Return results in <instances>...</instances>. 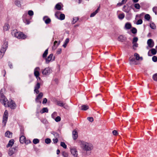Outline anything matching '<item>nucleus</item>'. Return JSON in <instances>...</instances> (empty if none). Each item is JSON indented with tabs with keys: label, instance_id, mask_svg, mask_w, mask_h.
<instances>
[{
	"label": "nucleus",
	"instance_id": "nucleus-51",
	"mask_svg": "<svg viewBox=\"0 0 157 157\" xmlns=\"http://www.w3.org/2000/svg\"><path fill=\"white\" fill-rule=\"evenodd\" d=\"M57 116V113L54 112L52 115V117L53 119H55V117Z\"/></svg>",
	"mask_w": 157,
	"mask_h": 157
},
{
	"label": "nucleus",
	"instance_id": "nucleus-55",
	"mask_svg": "<svg viewBox=\"0 0 157 157\" xmlns=\"http://www.w3.org/2000/svg\"><path fill=\"white\" fill-rule=\"evenodd\" d=\"M5 90L4 89H2L0 91V94L1 95V97H2V96H4L3 94V93L4 92Z\"/></svg>",
	"mask_w": 157,
	"mask_h": 157
},
{
	"label": "nucleus",
	"instance_id": "nucleus-64",
	"mask_svg": "<svg viewBox=\"0 0 157 157\" xmlns=\"http://www.w3.org/2000/svg\"><path fill=\"white\" fill-rule=\"evenodd\" d=\"M9 66L10 68H12V65L11 63H9Z\"/></svg>",
	"mask_w": 157,
	"mask_h": 157
},
{
	"label": "nucleus",
	"instance_id": "nucleus-8",
	"mask_svg": "<svg viewBox=\"0 0 157 157\" xmlns=\"http://www.w3.org/2000/svg\"><path fill=\"white\" fill-rule=\"evenodd\" d=\"M51 72V70L49 67H47L43 70L42 71L43 74L44 75H48Z\"/></svg>",
	"mask_w": 157,
	"mask_h": 157
},
{
	"label": "nucleus",
	"instance_id": "nucleus-56",
	"mask_svg": "<svg viewBox=\"0 0 157 157\" xmlns=\"http://www.w3.org/2000/svg\"><path fill=\"white\" fill-rule=\"evenodd\" d=\"M87 119L89 121L91 122L94 121V119L92 117H88Z\"/></svg>",
	"mask_w": 157,
	"mask_h": 157
},
{
	"label": "nucleus",
	"instance_id": "nucleus-12",
	"mask_svg": "<svg viewBox=\"0 0 157 157\" xmlns=\"http://www.w3.org/2000/svg\"><path fill=\"white\" fill-rule=\"evenodd\" d=\"M40 88V84L39 82H37L34 87V92L36 94H38L39 93V89Z\"/></svg>",
	"mask_w": 157,
	"mask_h": 157
},
{
	"label": "nucleus",
	"instance_id": "nucleus-38",
	"mask_svg": "<svg viewBox=\"0 0 157 157\" xmlns=\"http://www.w3.org/2000/svg\"><path fill=\"white\" fill-rule=\"evenodd\" d=\"M62 154L63 157H68V154L65 151H63L62 153Z\"/></svg>",
	"mask_w": 157,
	"mask_h": 157
},
{
	"label": "nucleus",
	"instance_id": "nucleus-7",
	"mask_svg": "<svg viewBox=\"0 0 157 157\" xmlns=\"http://www.w3.org/2000/svg\"><path fill=\"white\" fill-rule=\"evenodd\" d=\"M70 151L71 154L74 157H77L78 155V151L76 148H71Z\"/></svg>",
	"mask_w": 157,
	"mask_h": 157
},
{
	"label": "nucleus",
	"instance_id": "nucleus-39",
	"mask_svg": "<svg viewBox=\"0 0 157 157\" xmlns=\"http://www.w3.org/2000/svg\"><path fill=\"white\" fill-rule=\"evenodd\" d=\"M65 16L64 14L61 13L60 15L59 19L62 20L65 19Z\"/></svg>",
	"mask_w": 157,
	"mask_h": 157
},
{
	"label": "nucleus",
	"instance_id": "nucleus-47",
	"mask_svg": "<svg viewBox=\"0 0 157 157\" xmlns=\"http://www.w3.org/2000/svg\"><path fill=\"white\" fill-rule=\"evenodd\" d=\"M143 21L141 19H139L136 22V24L137 25H140L142 23Z\"/></svg>",
	"mask_w": 157,
	"mask_h": 157
},
{
	"label": "nucleus",
	"instance_id": "nucleus-23",
	"mask_svg": "<svg viewBox=\"0 0 157 157\" xmlns=\"http://www.w3.org/2000/svg\"><path fill=\"white\" fill-rule=\"evenodd\" d=\"M130 10V8L128 7H127L126 8V6L125 5L123 6L122 9L123 10L127 13H128L129 12Z\"/></svg>",
	"mask_w": 157,
	"mask_h": 157
},
{
	"label": "nucleus",
	"instance_id": "nucleus-1",
	"mask_svg": "<svg viewBox=\"0 0 157 157\" xmlns=\"http://www.w3.org/2000/svg\"><path fill=\"white\" fill-rule=\"evenodd\" d=\"M80 145L83 150L85 151H90L93 148L92 144L82 141H80Z\"/></svg>",
	"mask_w": 157,
	"mask_h": 157
},
{
	"label": "nucleus",
	"instance_id": "nucleus-26",
	"mask_svg": "<svg viewBox=\"0 0 157 157\" xmlns=\"http://www.w3.org/2000/svg\"><path fill=\"white\" fill-rule=\"evenodd\" d=\"M22 0H16L15 1V4L18 7L21 6V1Z\"/></svg>",
	"mask_w": 157,
	"mask_h": 157
},
{
	"label": "nucleus",
	"instance_id": "nucleus-15",
	"mask_svg": "<svg viewBox=\"0 0 157 157\" xmlns=\"http://www.w3.org/2000/svg\"><path fill=\"white\" fill-rule=\"evenodd\" d=\"M43 20L46 24H49L51 21V19L47 16H44L43 18Z\"/></svg>",
	"mask_w": 157,
	"mask_h": 157
},
{
	"label": "nucleus",
	"instance_id": "nucleus-9",
	"mask_svg": "<svg viewBox=\"0 0 157 157\" xmlns=\"http://www.w3.org/2000/svg\"><path fill=\"white\" fill-rule=\"evenodd\" d=\"M147 44L148 45V47H147V48H148V47L150 48H152L154 46V42L152 39H148L147 42Z\"/></svg>",
	"mask_w": 157,
	"mask_h": 157
},
{
	"label": "nucleus",
	"instance_id": "nucleus-10",
	"mask_svg": "<svg viewBox=\"0 0 157 157\" xmlns=\"http://www.w3.org/2000/svg\"><path fill=\"white\" fill-rule=\"evenodd\" d=\"M43 96V94L42 92L40 93L37 96L35 99V101L36 102L39 103H41V102L40 101V99H41Z\"/></svg>",
	"mask_w": 157,
	"mask_h": 157
},
{
	"label": "nucleus",
	"instance_id": "nucleus-2",
	"mask_svg": "<svg viewBox=\"0 0 157 157\" xmlns=\"http://www.w3.org/2000/svg\"><path fill=\"white\" fill-rule=\"evenodd\" d=\"M12 35L19 39H24L26 38V36L22 33L16 32V31L13 30L12 32Z\"/></svg>",
	"mask_w": 157,
	"mask_h": 157
},
{
	"label": "nucleus",
	"instance_id": "nucleus-11",
	"mask_svg": "<svg viewBox=\"0 0 157 157\" xmlns=\"http://www.w3.org/2000/svg\"><path fill=\"white\" fill-rule=\"evenodd\" d=\"M40 68L39 67H36L34 70V75L36 78H37L40 75Z\"/></svg>",
	"mask_w": 157,
	"mask_h": 157
},
{
	"label": "nucleus",
	"instance_id": "nucleus-14",
	"mask_svg": "<svg viewBox=\"0 0 157 157\" xmlns=\"http://www.w3.org/2000/svg\"><path fill=\"white\" fill-rule=\"evenodd\" d=\"M27 16V14H25L23 15V21L24 23L27 25H29L30 23V21L28 19H26V17Z\"/></svg>",
	"mask_w": 157,
	"mask_h": 157
},
{
	"label": "nucleus",
	"instance_id": "nucleus-48",
	"mask_svg": "<svg viewBox=\"0 0 157 157\" xmlns=\"http://www.w3.org/2000/svg\"><path fill=\"white\" fill-rule=\"evenodd\" d=\"M54 119L55 121L57 122L61 120V118L59 116H57Z\"/></svg>",
	"mask_w": 157,
	"mask_h": 157
},
{
	"label": "nucleus",
	"instance_id": "nucleus-25",
	"mask_svg": "<svg viewBox=\"0 0 157 157\" xmlns=\"http://www.w3.org/2000/svg\"><path fill=\"white\" fill-rule=\"evenodd\" d=\"M100 7H98L97 9L95 11L93 12L90 15V17H94L98 12L99 10Z\"/></svg>",
	"mask_w": 157,
	"mask_h": 157
},
{
	"label": "nucleus",
	"instance_id": "nucleus-49",
	"mask_svg": "<svg viewBox=\"0 0 157 157\" xmlns=\"http://www.w3.org/2000/svg\"><path fill=\"white\" fill-rule=\"evenodd\" d=\"M138 38L137 37H134L133 39L132 43H136L137 41H138Z\"/></svg>",
	"mask_w": 157,
	"mask_h": 157
},
{
	"label": "nucleus",
	"instance_id": "nucleus-31",
	"mask_svg": "<svg viewBox=\"0 0 157 157\" xmlns=\"http://www.w3.org/2000/svg\"><path fill=\"white\" fill-rule=\"evenodd\" d=\"M10 26L8 24H6L3 26V30L5 31L8 30L10 28Z\"/></svg>",
	"mask_w": 157,
	"mask_h": 157
},
{
	"label": "nucleus",
	"instance_id": "nucleus-45",
	"mask_svg": "<svg viewBox=\"0 0 157 157\" xmlns=\"http://www.w3.org/2000/svg\"><path fill=\"white\" fill-rule=\"evenodd\" d=\"M132 32L133 34H135L137 33V29L135 28H133L132 29Z\"/></svg>",
	"mask_w": 157,
	"mask_h": 157
},
{
	"label": "nucleus",
	"instance_id": "nucleus-33",
	"mask_svg": "<svg viewBox=\"0 0 157 157\" xmlns=\"http://www.w3.org/2000/svg\"><path fill=\"white\" fill-rule=\"evenodd\" d=\"M124 17V13L119 14L118 16V18L121 20L123 19Z\"/></svg>",
	"mask_w": 157,
	"mask_h": 157
},
{
	"label": "nucleus",
	"instance_id": "nucleus-52",
	"mask_svg": "<svg viewBox=\"0 0 157 157\" xmlns=\"http://www.w3.org/2000/svg\"><path fill=\"white\" fill-rule=\"evenodd\" d=\"M28 14L29 16H32L33 15V12L32 10H29L28 12Z\"/></svg>",
	"mask_w": 157,
	"mask_h": 157
},
{
	"label": "nucleus",
	"instance_id": "nucleus-22",
	"mask_svg": "<svg viewBox=\"0 0 157 157\" xmlns=\"http://www.w3.org/2000/svg\"><path fill=\"white\" fill-rule=\"evenodd\" d=\"M14 143V140L13 139H11L10 140L6 146V147H12Z\"/></svg>",
	"mask_w": 157,
	"mask_h": 157
},
{
	"label": "nucleus",
	"instance_id": "nucleus-4",
	"mask_svg": "<svg viewBox=\"0 0 157 157\" xmlns=\"http://www.w3.org/2000/svg\"><path fill=\"white\" fill-rule=\"evenodd\" d=\"M8 111L7 110H6L4 113L3 117L2 124L4 127L6 126L8 119Z\"/></svg>",
	"mask_w": 157,
	"mask_h": 157
},
{
	"label": "nucleus",
	"instance_id": "nucleus-58",
	"mask_svg": "<svg viewBox=\"0 0 157 157\" xmlns=\"http://www.w3.org/2000/svg\"><path fill=\"white\" fill-rule=\"evenodd\" d=\"M62 50L61 48H59L57 51V53L58 54H60Z\"/></svg>",
	"mask_w": 157,
	"mask_h": 157
},
{
	"label": "nucleus",
	"instance_id": "nucleus-3",
	"mask_svg": "<svg viewBox=\"0 0 157 157\" xmlns=\"http://www.w3.org/2000/svg\"><path fill=\"white\" fill-rule=\"evenodd\" d=\"M8 46V42L7 41L5 42L0 50V58H2Z\"/></svg>",
	"mask_w": 157,
	"mask_h": 157
},
{
	"label": "nucleus",
	"instance_id": "nucleus-35",
	"mask_svg": "<svg viewBox=\"0 0 157 157\" xmlns=\"http://www.w3.org/2000/svg\"><path fill=\"white\" fill-rule=\"evenodd\" d=\"M48 110L47 108H44L42 109L41 113H48Z\"/></svg>",
	"mask_w": 157,
	"mask_h": 157
},
{
	"label": "nucleus",
	"instance_id": "nucleus-59",
	"mask_svg": "<svg viewBox=\"0 0 157 157\" xmlns=\"http://www.w3.org/2000/svg\"><path fill=\"white\" fill-rule=\"evenodd\" d=\"M69 38H67L66 40H65L64 43L67 44L69 43Z\"/></svg>",
	"mask_w": 157,
	"mask_h": 157
},
{
	"label": "nucleus",
	"instance_id": "nucleus-17",
	"mask_svg": "<svg viewBox=\"0 0 157 157\" xmlns=\"http://www.w3.org/2000/svg\"><path fill=\"white\" fill-rule=\"evenodd\" d=\"M53 55V54H51L49 55L47 58L46 59V63H48L49 62L51 61Z\"/></svg>",
	"mask_w": 157,
	"mask_h": 157
},
{
	"label": "nucleus",
	"instance_id": "nucleus-21",
	"mask_svg": "<svg viewBox=\"0 0 157 157\" xmlns=\"http://www.w3.org/2000/svg\"><path fill=\"white\" fill-rule=\"evenodd\" d=\"M134 56L136 57V59L137 60H143L142 57H140L139 55L136 53L134 54Z\"/></svg>",
	"mask_w": 157,
	"mask_h": 157
},
{
	"label": "nucleus",
	"instance_id": "nucleus-46",
	"mask_svg": "<svg viewBox=\"0 0 157 157\" xmlns=\"http://www.w3.org/2000/svg\"><path fill=\"white\" fill-rule=\"evenodd\" d=\"M45 143L47 144H49L51 143V140L50 139L47 138L45 140Z\"/></svg>",
	"mask_w": 157,
	"mask_h": 157
},
{
	"label": "nucleus",
	"instance_id": "nucleus-28",
	"mask_svg": "<svg viewBox=\"0 0 157 157\" xmlns=\"http://www.w3.org/2000/svg\"><path fill=\"white\" fill-rule=\"evenodd\" d=\"M89 109V106L87 105H82L81 106V109L82 110L86 111Z\"/></svg>",
	"mask_w": 157,
	"mask_h": 157
},
{
	"label": "nucleus",
	"instance_id": "nucleus-42",
	"mask_svg": "<svg viewBox=\"0 0 157 157\" xmlns=\"http://www.w3.org/2000/svg\"><path fill=\"white\" fill-rule=\"evenodd\" d=\"M39 142V140L38 139H34L33 140V143L34 144H36L38 143Z\"/></svg>",
	"mask_w": 157,
	"mask_h": 157
},
{
	"label": "nucleus",
	"instance_id": "nucleus-34",
	"mask_svg": "<svg viewBox=\"0 0 157 157\" xmlns=\"http://www.w3.org/2000/svg\"><path fill=\"white\" fill-rule=\"evenodd\" d=\"M48 49H47L45 50V51H44V52L43 54V58H46L48 54Z\"/></svg>",
	"mask_w": 157,
	"mask_h": 157
},
{
	"label": "nucleus",
	"instance_id": "nucleus-44",
	"mask_svg": "<svg viewBox=\"0 0 157 157\" xmlns=\"http://www.w3.org/2000/svg\"><path fill=\"white\" fill-rule=\"evenodd\" d=\"M133 44V48L134 49H136V48L138 47V44L136 43H132Z\"/></svg>",
	"mask_w": 157,
	"mask_h": 157
},
{
	"label": "nucleus",
	"instance_id": "nucleus-41",
	"mask_svg": "<svg viewBox=\"0 0 157 157\" xmlns=\"http://www.w3.org/2000/svg\"><path fill=\"white\" fill-rule=\"evenodd\" d=\"M150 26L153 29H155L156 28V26L153 23H151L150 24Z\"/></svg>",
	"mask_w": 157,
	"mask_h": 157
},
{
	"label": "nucleus",
	"instance_id": "nucleus-37",
	"mask_svg": "<svg viewBox=\"0 0 157 157\" xmlns=\"http://www.w3.org/2000/svg\"><path fill=\"white\" fill-rule=\"evenodd\" d=\"M144 18L147 21H149L150 19V15L149 14H146L144 16Z\"/></svg>",
	"mask_w": 157,
	"mask_h": 157
},
{
	"label": "nucleus",
	"instance_id": "nucleus-6",
	"mask_svg": "<svg viewBox=\"0 0 157 157\" xmlns=\"http://www.w3.org/2000/svg\"><path fill=\"white\" fill-rule=\"evenodd\" d=\"M12 109H14L16 107V105L15 102L12 100L9 102L7 104V106Z\"/></svg>",
	"mask_w": 157,
	"mask_h": 157
},
{
	"label": "nucleus",
	"instance_id": "nucleus-30",
	"mask_svg": "<svg viewBox=\"0 0 157 157\" xmlns=\"http://www.w3.org/2000/svg\"><path fill=\"white\" fill-rule=\"evenodd\" d=\"M12 133L9 131H7L5 133V136L8 137H10L12 136Z\"/></svg>",
	"mask_w": 157,
	"mask_h": 157
},
{
	"label": "nucleus",
	"instance_id": "nucleus-19",
	"mask_svg": "<svg viewBox=\"0 0 157 157\" xmlns=\"http://www.w3.org/2000/svg\"><path fill=\"white\" fill-rule=\"evenodd\" d=\"M72 136L74 140H75L77 139L78 137V135L76 131L74 130L72 132Z\"/></svg>",
	"mask_w": 157,
	"mask_h": 157
},
{
	"label": "nucleus",
	"instance_id": "nucleus-36",
	"mask_svg": "<svg viewBox=\"0 0 157 157\" xmlns=\"http://www.w3.org/2000/svg\"><path fill=\"white\" fill-rule=\"evenodd\" d=\"M55 8L58 10H60L61 9V5L59 3L57 4L55 6Z\"/></svg>",
	"mask_w": 157,
	"mask_h": 157
},
{
	"label": "nucleus",
	"instance_id": "nucleus-63",
	"mask_svg": "<svg viewBox=\"0 0 157 157\" xmlns=\"http://www.w3.org/2000/svg\"><path fill=\"white\" fill-rule=\"evenodd\" d=\"M127 0H122V1L121 2L122 4L125 3L127 1Z\"/></svg>",
	"mask_w": 157,
	"mask_h": 157
},
{
	"label": "nucleus",
	"instance_id": "nucleus-54",
	"mask_svg": "<svg viewBox=\"0 0 157 157\" xmlns=\"http://www.w3.org/2000/svg\"><path fill=\"white\" fill-rule=\"evenodd\" d=\"M153 78L155 80H157V73L154 74L153 75Z\"/></svg>",
	"mask_w": 157,
	"mask_h": 157
},
{
	"label": "nucleus",
	"instance_id": "nucleus-43",
	"mask_svg": "<svg viewBox=\"0 0 157 157\" xmlns=\"http://www.w3.org/2000/svg\"><path fill=\"white\" fill-rule=\"evenodd\" d=\"M60 146L63 147L64 148L66 149L67 148V145L64 142H61L60 143Z\"/></svg>",
	"mask_w": 157,
	"mask_h": 157
},
{
	"label": "nucleus",
	"instance_id": "nucleus-24",
	"mask_svg": "<svg viewBox=\"0 0 157 157\" xmlns=\"http://www.w3.org/2000/svg\"><path fill=\"white\" fill-rule=\"evenodd\" d=\"M25 137L23 136H22L20 138V141L21 143L23 144L25 142Z\"/></svg>",
	"mask_w": 157,
	"mask_h": 157
},
{
	"label": "nucleus",
	"instance_id": "nucleus-16",
	"mask_svg": "<svg viewBox=\"0 0 157 157\" xmlns=\"http://www.w3.org/2000/svg\"><path fill=\"white\" fill-rule=\"evenodd\" d=\"M16 148H10L9 149L8 151V154L9 155H12L16 151Z\"/></svg>",
	"mask_w": 157,
	"mask_h": 157
},
{
	"label": "nucleus",
	"instance_id": "nucleus-60",
	"mask_svg": "<svg viewBox=\"0 0 157 157\" xmlns=\"http://www.w3.org/2000/svg\"><path fill=\"white\" fill-rule=\"evenodd\" d=\"M47 99L46 98H44L43 99V101L42 103L43 104H45L47 102Z\"/></svg>",
	"mask_w": 157,
	"mask_h": 157
},
{
	"label": "nucleus",
	"instance_id": "nucleus-5",
	"mask_svg": "<svg viewBox=\"0 0 157 157\" xmlns=\"http://www.w3.org/2000/svg\"><path fill=\"white\" fill-rule=\"evenodd\" d=\"M1 101L5 106H7V104L9 102L4 96L1 97Z\"/></svg>",
	"mask_w": 157,
	"mask_h": 157
},
{
	"label": "nucleus",
	"instance_id": "nucleus-18",
	"mask_svg": "<svg viewBox=\"0 0 157 157\" xmlns=\"http://www.w3.org/2000/svg\"><path fill=\"white\" fill-rule=\"evenodd\" d=\"M126 40V37L122 35H120L118 38V41L123 42L125 41Z\"/></svg>",
	"mask_w": 157,
	"mask_h": 157
},
{
	"label": "nucleus",
	"instance_id": "nucleus-57",
	"mask_svg": "<svg viewBox=\"0 0 157 157\" xmlns=\"http://www.w3.org/2000/svg\"><path fill=\"white\" fill-rule=\"evenodd\" d=\"M112 133L114 135L116 136L117 134V131L116 130L113 131Z\"/></svg>",
	"mask_w": 157,
	"mask_h": 157
},
{
	"label": "nucleus",
	"instance_id": "nucleus-32",
	"mask_svg": "<svg viewBox=\"0 0 157 157\" xmlns=\"http://www.w3.org/2000/svg\"><path fill=\"white\" fill-rule=\"evenodd\" d=\"M78 20V17H75L73 18V20L72 21V23L73 24H75Z\"/></svg>",
	"mask_w": 157,
	"mask_h": 157
},
{
	"label": "nucleus",
	"instance_id": "nucleus-62",
	"mask_svg": "<svg viewBox=\"0 0 157 157\" xmlns=\"http://www.w3.org/2000/svg\"><path fill=\"white\" fill-rule=\"evenodd\" d=\"M53 133H53V134L55 136H56V137H59V134H58V133H56V132H54Z\"/></svg>",
	"mask_w": 157,
	"mask_h": 157
},
{
	"label": "nucleus",
	"instance_id": "nucleus-13",
	"mask_svg": "<svg viewBox=\"0 0 157 157\" xmlns=\"http://www.w3.org/2000/svg\"><path fill=\"white\" fill-rule=\"evenodd\" d=\"M157 53V51L155 48H152L148 52V55L149 56H151L152 54L155 55Z\"/></svg>",
	"mask_w": 157,
	"mask_h": 157
},
{
	"label": "nucleus",
	"instance_id": "nucleus-20",
	"mask_svg": "<svg viewBox=\"0 0 157 157\" xmlns=\"http://www.w3.org/2000/svg\"><path fill=\"white\" fill-rule=\"evenodd\" d=\"M57 103L58 105L60 106L63 107L65 108H67V105H65V104H63L61 101H58Z\"/></svg>",
	"mask_w": 157,
	"mask_h": 157
},
{
	"label": "nucleus",
	"instance_id": "nucleus-50",
	"mask_svg": "<svg viewBox=\"0 0 157 157\" xmlns=\"http://www.w3.org/2000/svg\"><path fill=\"white\" fill-rule=\"evenodd\" d=\"M153 11L157 15V7H155L153 8Z\"/></svg>",
	"mask_w": 157,
	"mask_h": 157
},
{
	"label": "nucleus",
	"instance_id": "nucleus-61",
	"mask_svg": "<svg viewBox=\"0 0 157 157\" xmlns=\"http://www.w3.org/2000/svg\"><path fill=\"white\" fill-rule=\"evenodd\" d=\"M53 142L54 143H56L58 141V139L57 138L53 139Z\"/></svg>",
	"mask_w": 157,
	"mask_h": 157
},
{
	"label": "nucleus",
	"instance_id": "nucleus-53",
	"mask_svg": "<svg viewBox=\"0 0 157 157\" xmlns=\"http://www.w3.org/2000/svg\"><path fill=\"white\" fill-rule=\"evenodd\" d=\"M152 60L154 62H156L157 61V57L155 56H153L152 58Z\"/></svg>",
	"mask_w": 157,
	"mask_h": 157
},
{
	"label": "nucleus",
	"instance_id": "nucleus-27",
	"mask_svg": "<svg viewBox=\"0 0 157 157\" xmlns=\"http://www.w3.org/2000/svg\"><path fill=\"white\" fill-rule=\"evenodd\" d=\"M129 60L131 62V63H132V64L136 65L138 64V63L136 62L135 59L133 58H129Z\"/></svg>",
	"mask_w": 157,
	"mask_h": 157
},
{
	"label": "nucleus",
	"instance_id": "nucleus-40",
	"mask_svg": "<svg viewBox=\"0 0 157 157\" xmlns=\"http://www.w3.org/2000/svg\"><path fill=\"white\" fill-rule=\"evenodd\" d=\"M134 6L135 8L137 9H139L140 8V5L139 3H136L134 4Z\"/></svg>",
	"mask_w": 157,
	"mask_h": 157
},
{
	"label": "nucleus",
	"instance_id": "nucleus-29",
	"mask_svg": "<svg viewBox=\"0 0 157 157\" xmlns=\"http://www.w3.org/2000/svg\"><path fill=\"white\" fill-rule=\"evenodd\" d=\"M131 25L129 23H126L125 25V28L126 29H130L131 28Z\"/></svg>",
	"mask_w": 157,
	"mask_h": 157
}]
</instances>
